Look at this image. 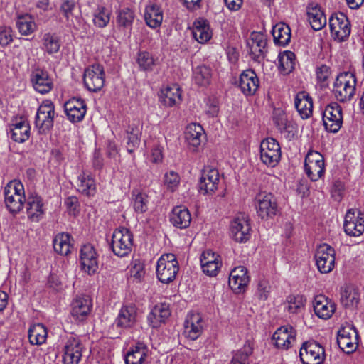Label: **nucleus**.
Here are the masks:
<instances>
[{
  "instance_id": "16",
  "label": "nucleus",
  "mask_w": 364,
  "mask_h": 364,
  "mask_svg": "<svg viewBox=\"0 0 364 364\" xmlns=\"http://www.w3.org/2000/svg\"><path fill=\"white\" fill-rule=\"evenodd\" d=\"M80 261L82 271L89 275L97 272L98 269V255L92 245L87 244L81 247Z\"/></svg>"
},
{
  "instance_id": "48",
  "label": "nucleus",
  "mask_w": 364,
  "mask_h": 364,
  "mask_svg": "<svg viewBox=\"0 0 364 364\" xmlns=\"http://www.w3.org/2000/svg\"><path fill=\"white\" fill-rule=\"evenodd\" d=\"M43 203L41 197L33 196L29 197L27 202L28 216L33 220H38L39 217L43 215Z\"/></svg>"
},
{
  "instance_id": "47",
  "label": "nucleus",
  "mask_w": 364,
  "mask_h": 364,
  "mask_svg": "<svg viewBox=\"0 0 364 364\" xmlns=\"http://www.w3.org/2000/svg\"><path fill=\"white\" fill-rule=\"evenodd\" d=\"M212 77L211 69L205 65H199L193 69V80L198 86H207Z\"/></svg>"
},
{
  "instance_id": "19",
  "label": "nucleus",
  "mask_w": 364,
  "mask_h": 364,
  "mask_svg": "<svg viewBox=\"0 0 364 364\" xmlns=\"http://www.w3.org/2000/svg\"><path fill=\"white\" fill-rule=\"evenodd\" d=\"M204 326V320L200 314L190 313L184 322V335L191 340H196L201 335Z\"/></svg>"
},
{
  "instance_id": "23",
  "label": "nucleus",
  "mask_w": 364,
  "mask_h": 364,
  "mask_svg": "<svg viewBox=\"0 0 364 364\" xmlns=\"http://www.w3.org/2000/svg\"><path fill=\"white\" fill-rule=\"evenodd\" d=\"M219 181L218 171L216 168L205 167L202 171L199 188L205 194L212 193L218 188Z\"/></svg>"
},
{
  "instance_id": "22",
  "label": "nucleus",
  "mask_w": 364,
  "mask_h": 364,
  "mask_svg": "<svg viewBox=\"0 0 364 364\" xmlns=\"http://www.w3.org/2000/svg\"><path fill=\"white\" fill-rule=\"evenodd\" d=\"M238 84L241 92L246 96H250L258 90L259 80L255 72L248 69L240 74Z\"/></svg>"
},
{
  "instance_id": "35",
  "label": "nucleus",
  "mask_w": 364,
  "mask_h": 364,
  "mask_svg": "<svg viewBox=\"0 0 364 364\" xmlns=\"http://www.w3.org/2000/svg\"><path fill=\"white\" fill-rule=\"evenodd\" d=\"M341 302L346 308L356 307L360 301L358 289L353 285L346 284L341 288Z\"/></svg>"
},
{
  "instance_id": "12",
  "label": "nucleus",
  "mask_w": 364,
  "mask_h": 364,
  "mask_svg": "<svg viewBox=\"0 0 364 364\" xmlns=\"http://www.w3.org/2000/svg\"><path fill=\"white\" fill-rule=\"evenodd\" d=\"M331 36L339 42L346 41L350 33V24L343 13L335 14L329 19Z\"/></svg>"
},
{
  "instance_id": "30",
  "label": "nucleus",
  "mask_w": 364,
  "mask_h": 364,
  "mask_svg": "<svg viewBox=\"0 0 364 364\" xmlns=\"http://www.w3.org/2000/svg\"><path fill=\"white\" fill-rule=\"evenodd\" d=\"M148 352L149 349L146 344L136 342L125 354V364H144L148 356Z\"/></svg>"
},
{
  "instance_id": "5",
  "label": "nucleus",
  "mask_w": 364,
  "mask_h": 364,
  "mask_svg": "<svg viewBox=\"0 0 364 364\" xmlns=\"http://www.w3.org/2000/svg\"><path fill=\"white\" fill-rule=\"evenodd\" d=\"M133 236L130 230L126 228L116 229L112 237L111 248L118 257L127 255L132 250Z\"/></svg>"
},
{
  "instance_id": "44",
  "label": "nucleus",
  "mask_w": 364,
  "mask_h": 364,
  "mask_svg": "<svg viewBox=\"0 0 364 364\" xmlns=\"http://www.w3.org/2000/svg\"><path fill=\"white\" fill-rule=\"evenodd\" d=\"M47 329L42 323H36L29 328L28 336L31 344L41 345L47 338Z\"/></svg>"
},
{
  "instance_id": "29",
  "label": "nucleus",
  "mask_w": 364,
  "mask_h": 364,
  "mask_svg": "<svg viewBox=\"0 0 364 364\" xmlns=\"http://www.w3.org/2000/svg\"><path fill=\"white\" fill-rule=\"evenodd\" d=\"M200 264L205 274L209 276H215L221 265L220 256L210 250L203 252L200 257Z\"/></svg>"
},
{
  "instance_id": "59",
  "label": "nucleus",
  "mask_w": 364,
  "mask_h": 364,
  "mask_svg": "<svg viewBox=\"0 0 364 364\" xmlns=\"http://www.w3.org/2000/svg\"><path fill=\"white\" fill-rule=\"evenodd\" d=\"M270 291L271 287L269 282L267 280L262 279L260 280L257 284L255 295L259 301H264L268 299L270 294Z\"/></svg>"
},
{
  "instance_id": "46",
  "label": "nucleus",
  "mask_w": 364,
  "mask_h": 364,
  "mask_svg": "<svg viewBox=\"0 0 364 364\" xmlns=\"http://www.w3.org/2000/svg\"><path fill=\"white\" fill-rule=\"evenodd\" d=\"M295 55L287 50L279 53L278 56V68L283 75L290 73L294 69Z\"/></svg>"
},
{
  "instance_id": "10",
  "label": "nucleus",
  "mask_w": 364,
  "mask_h": 364,
  "mask_svg": "<svg viewBox=\"0 0 364 364\" xmlns=\"http://www.w3.org/2000/svg\"><path fill=\"white\" fill-rule=\"evenodd\" d=\"M318 271L322 274L331 272L335 267V250L329 245H318L314 255Z\"/></svg>"
},
{
  "instance_id": "24",
  "label": "nucleus",
  "mask_w": 364,
  "mask_h": 364,
  "mask_svg": "<svg viewBox=\"0 0 364 364\" xmlns=\"http://www.w3.org/2000/svg\"><path fill=\"white\" fill-rule=\"evenodd\" d=\"M249 282L250 277L245 267L239 266L231 271L229 286L235 293L239 294L244 291Z\"/></svg>"
},
{
  "instance_id": "6",
  "label": "nucleus",
  "mask_w": 364,
  "mask_h": 364,
  "mask_svg": "<svg viewBox=\"0 0 364 364\" xmlns=\"http://www.w3.org/2000/svg\"><path fill=\"white\" fill-rule=\"evenodd\" d=\"M282 151L278 141L274 138L263 139L260 144V159L269 167H275L281 159Z\"/></svg>"
},
{
  "instance_id": "64",
  "label": "nucleus",
  "mask_w": 364,
  "mask_h": 364,
  "mask_svg": "<svg viewBox=\"0 0 364 364\" xmlns=\"http://www.w3.org/2000/svg\"><path fill=\"white\" fill-rule=\"evenodd\" d=\"M279 130L289 140H291V139H293L296 132V128L295 127V124L291 121L287 122L284 126H283Z\"/></svg>"
},
{
  "instance_id": "43",
  "label": "nucleus",
  "mask_w": 364,
  "mask_h": 364,
  "mask_svg": "<svg viewBox=\"0 0 364 364\" xmlns=\"http://www.w3.org/2000/svg\"><path fill=\"white\" fill-rule=\"evenodd\" d=\"M203 134V128L200 124L192 123L186 127L185 137L190 146L197 148L201 143Z\"/></svg>"
},
{
  "instance_id": "13",
  "label": "nucleus",
  "mask_w": 364,
  "mask_h": 364,
  "mask_svg": "<svg viewBox=\"0 0 364 364\" xmlns=\"http://www.w3.org/2000/svg\"><path fill=\"white\" fill-rule=\"evenodd\" d=\"M230 235L237 242H245L250 237L251 227L248 216L245 213L238 214L232 220L230 226Z\"/></svg>"
},
{
  "instance_id": "18",
  "label": "nucleus",
  "mask_w": 364,
  "mask_h": 364,
  "mask_svg": "<svg viewBox=\"0 0 364 364\" xmlns=\"http://www.w3.org/2000/svg\"><path fill=\"white\" fill-rule=\"evenodd\" d=\"M82 344L80 340L70 336L63 348V364H79L82 358Z\"/></svg>"
},
{
  "instance_id": "55",
  "label": "nucleus",
  "mask_w": 364,
  "mask_h": 364,
  "mask_svg": "<svg viewBox=\"0 0 364 364\" xmlns=\"http://www.w3.org/2000/svg\"><path fill=\"white\" fill-rule=\"evenodd\" d=\"M134 13L129 8L120 10L117 15V23L124 28H130L134 19Z\"/></svg>"
},
{
  "instance_id": "25",
  "label": "nucleus",
  "mask_w": 364,
  "mask_h": 364,
  "mask_svg": "<svg viewBox=\"0 0 364 364\" xmlns=\"http://www.w3.org/2000/svg\"><path fill=\"white\" fill-rule=\"evenodd\" d=\"M31 81L35 90L41 94L48 93L53 87V79L43 70H34L31 75Z\"/></svg>"
},
{
  "instance_id": "31",
  "label": "nucleus",
  "mask_w": 364,
  "mask_h": 364,
  "mask_svg": "<svg viewBox=\"0 0 364 364\" xmlns=\"http://www.w3.org/2000/svg\"><path fill=\"white\" fill-rule=\"evenodd\" d=\"M295 107L304 119L309 118L313 113V101L309 93L299 92L294 100Z\"/></svg>"
},
{
  "instance_id": "57",
  "label": "nucleus",
  "mask_w": 364,
  "mask_h": 364,
  "mask_svg": "<svg viewBox=\"0 0 364 364\" xmlns=\"http://www.w3.org/2000/svg\"><path fill=\"white\" fill-rule=\"evenodd\" d=\"M180 176L178 173L170 171L164 174V185L167 190L173 192L178 188L180 183Z\"/></svg>"
},
{
  "instance_id": "1",
  "label": "nucleus",
  "mask_w": 364,
  "mask_h": 364,
  "mask_svg": "<svg viewBox=\"0 0 364 364\" xmlns=\"http://www.w3.org/2000/svg\"><path fill=\"white\" fill-rule=\"evenodd\" d=\"M356 78L353 73L345 72L339 74L333 84V92L336 99L345 102L350 101L355 93Z\"/></svg>"
},
{
  "instance_id": "9",
  "label": "nucleus",
  "mask_w": 364,
  "mask_h": 364,
  "mask_svg": "<svg viewBox=\"0 0 364 364\" xmlns=\"http://www.w3.org/2000/svg\"><path fill=\"white\" fill-rule=\"evenodd\" d=\"M299 356L303 364H322L326 354L321 345L314 341H309L303 343Z\"/></svg>"
},
{
  "instance_id": "34",
  "label": "nucleus",
  "mask_w": 364,
  "mask_h": 364,
  "mask_svg": "<svg viewBox=\"0 0 364 364\" xmlns=\"http://www.w3.org/2000/svg\"><path fill=\"white\" fill-rule=\"evenodd\" d=\"M191 215L189 210L184 206L175 207L170 215V222L178 228L184 229L190 225Z\"/></svg>"
},
{
  "instance_id": "21",
  "label": "nucleus",
  "mask_w": 364,
  "mask_h": 364,
  "mask_svg": "<svg viewBox=\"0 0 364 364\" xmlns=\"http://www.w3.org/2000/svg\"><path fill=\"white\" fill-rule=\"evenodd\" d=\"M64 109L68 119L73 123L81 122L87 112L85 101L76 97H73L67 101L64 105Z\"/></svg>"
},
{
  "instance_id": "61",
  "label": "nucleus",
  "mask_w": 364,
  "mask_h": 364,
  "mask_svg": "<svg viewBox=\"0 0 364 364\" xmlns=\"http://www.w3.org/2000/svg\"><path fill=\"white\" fill-rule=\"evenodd\" d=\"M148 197L146 194L138 193L134 200V208L139 213H145L147 209Z\"/></svg>"
},
{
  "instance_id": "40",
  "label": "nucleus",
  "mask_w": 364,
  "mask_h": 364,
  "mask_svg": "<svg viewBox=\"0 0 364 364\" xmlns=\"http://www.w3.org/2000/svg\"><path fill=\"white\" fill-rule=\"evenodd\" d=\"M181 93L177 85L167 86L161 91L160 99L162 103L167 107H173L181 100Z\"/></svg>"
},
{
  "instance_id": "17",
  "label": "nucleus",
  "mask_w": 364,
  "mask_h": 364,
  "mask_svg": "<svg viewBox=\"0 0 364 364\" xmlns=\"http://www.w3.org/2000/svg\"><path fill=\"white\" fill-rule=\"evenodd\" d=\"M344 230L350 236H360L364 232V215L359 210H349L345 216Z\"/></svg>"
},
{
  "instance_id": "14",
  "label": "nucleus",
  "mask_w": 364,
  "mask_h": 364,
  "mask_svg": "<svg viewBox=\"0 0 364 364\" xmlns=\"http://www.w3.org/2000/svg\"><path fill=\"white\" fill-rule=\"evenodd\" d=\"M85 86L91 92L100 90L105 85V72L100 64H93L87 67L84 72Z\"/></svg>"
},
{
  "instance_id": "2",
  "label": "nucleus",
  "mask_w": 364,
  "mask_h": 364,
  "mask_svg": "<svg viewBox=\"0 0 364 364\" xmlns=\"http://www.w3.org/2000/svg\"><path fill=\"white\" fill-rule=\"evenodd\" d=\"M5 203L9 210L12 213L20 212L26 201L24 187L18 180L8 183L4 188Z\"/></svg>"
},
{
  "instance_id": "45",
  "label": "nucleus",
  "mask_w": 364,
  "mask_h": 364,
  "mask_svg": "<svg viewBox=\"0 0 364 364\" xmlns=\"http://www.w3.org/2000/svg\"><path fill=\"white\" fill-rule=\"evenodd\" d=\"M53 243L54 250L61 255H68L73 248L70 243V235L68 233L58 234L53 239Z\"/></svg>"
},
{
  "instance_id": "3",
  "label": "nucleus",
  "mask_w": 364,
  "mask_h": 364,
  "mask_svg": "<svg viewBox=\"0 0 364 364\" xmlns=\"http://www.w3.org/2000/svg\"><path fill=\"white\" fill-rule=\"evenodd\" d=\"M178 270V262L173 254H164L158 259L156 276L161 282L168 284L173 282L176 279Z\"/></svg>"
},
{
  "instance_id": "8",
  "label": "nucleus",
  "mask_w": 364,
  "mask_h": 364,
  "mask_svg": "<svg viewBox=\"0 0 364 364\" xmlns=\"http://www.w3.org/2000/svg\"><path fill=\"white\" fill-rule=\"evenodd\" d=\"M257 213L262 219L272 218L277 213V203L274 196L265 191L258 193L255 198Z\"/></svg>"
},
{
  "instance_id": "20",
  "label": "nucleus",
  "mask_w": 364,
  "mask_h": 364,
  "mask_svg": "<svg viewBox=\"0 0 364 364\" xmlns=\"http://www.w3.org/2000/svg\"><path fill=\"white\" fill-rule=\"evenodd\" d=\"M247 46L252 59L260 62L264 58L266 53V36L260 32H252L247 40Z\"/></svg>"
},
{
  "instance_id": "36",
  "label": "nucleus",
  "mask_w": 364,
  "mask_h": 364,
  "mask_svg": "<svg viewBox=\"0 0 364 364\" xmlns=\"http://www.w3.org/2000/svg\"><path fill=\"white\" fill-rule=\"evenodd\" d=\"M164 14L161 9L156 4L146 6L144 10V20L146 25L151 28H157L162 23Z\"/></svg>"
},
{
  "instance_id": "51",
  "label": "nucleus",
  "mask_w": 364,
  "mask_h": 364,
  "mask_svg": "<svg viewBox=\"0 0 364 364\" xmlns=\"http://www.w3.org/2000/svg\"><path fill=\"white\" fill-rule=\"evenodd\" d=\"M305 301L301 295H289L287 297L285 308L290 314H297L304 307Z\"/></svg>"
},
{
  "instance_id": "56",
  "label": "nucleus",
  "mask_w": 364,
  "mask_h": 364,
  "mask_svg": "<svg viewBox=\"0 0 364 364\" xmlns=\"http://www.w3.org/2000/svg\"><path fill=\"white\" fill-rule=\"evenodd\" d=\"M145 275L144 263L139 259H134L130 264V276L137 282L141 281Z\"/></svg>"
},
{
  "instance_id": "39",
  "label": "nucleus",
  "mask_w": 364,
  "mask_h": 364,
  "mask_svg": "<svg viewBox=\"0 0 364 364\" xmlns=\"http://www.w3.org/2000/svg\"><path fill=\"white\" fill-rule=\"evenodd\" d=\"M307 16L311 28L315 31H320L326 24V18L317 5L308 6Z\"/></svg>"
},
{
  "instance_id": "49",
  "label": "nucleus",
  "mask_w": 364,
  "mask_h": 364,
  "mask_svg": "<svg viewBox=\"0 0 364 364\" xmlns=\"http://www.w3.org/2000/svg\"><path fill=\"white\" fill-rule=\"evenodd\" d=\"M16 26L19 32L24 36H28L36 29V23L33 17L29 14L18 16Z\"/></svg>"
},
{
  "instance_id": "27",
  "label": "nucleus",
  "mask_w": 364,
  "mask_h": 364,
  "mask_svg": "<svg viewBox=\"0 0 364 364\" xmlns=\"http://www.w3.org/2000/svg\"><path fill=\"white\" fill-rule=\"evenodd\" d=\"M92 300L89 296H78L72 302L71 314L78 321H84L91 311Z\"/></svg>"
},
{
  "instance_id": "37",
  "label": "nucleus",
  "mask_w": 364,
  "mask_h": 364,
  "mask_svg": "<svg viewBox=\"0 0 364 364\" xmlns=\"http://www.w3.org/2000/svg\"><path fill=\"white\" fill-rule=\"evenodd\" d=\"M193 35L198 43H207L212 37L208 21L204 18L197 19L193 23Z\"/></svg>"
},
{
  "instance_id": "53",
  "label": "nucleus",
  "mask_w": 364,
  "mask_h": 364,
  "mask_svg": "<svg viewBox=\"0 0 364 364\" xmlns=\"http://www.w3.org/2000/svg\"><path fill=\"white\" fill-rule=\"evenodd\" d=\"M43 41L44 48L49 54L56 53L60 48V39L54 34L46 33L43 36Z\"/></svg>"
},
{
  "instance_id": "50",
  "label": "nucleus",
  "mask_w": 364,
  "mask_h": 364,
  "mask_svg": "<svg viewBox=\"0 0 364 364\" xmlns=\"http://www.w3.org/2000/svg\"><path fill=\"white\" fill-rule=\"evenodd\" d=\"M127 149L129 153H133L140 143L141 131L137 126L129 125L127 131Z\"/></svg>"
},
{
  "instance_id": "62",
  "label": "nucleus",
  "mask_w": 364,
  "mask_h": 364,
  "mask_svg": "<svg viewBox=\"0 0 364 364\" xmlns=\"http://www.w3.org/2000/svg\"><path fill=\"white\" fill-rule=\"evenodd\" d=\"M317 80L319 82L325 83L329 78L331 71L330 67L326 65L318 66L316 70Z\"/></svg>"
},
{
  "instance_id": "42",
  "label": "nucleus",
  "mask_w": 364,
  "mask_h": 364,
  "mask_svg": "<svg viewBox=\"0 0 364 364\" xmlns=\"http://www.w3.org/2000/svg\"><path fill=\"white\" fill-rule=\"evenodd\" d=\"M30 125L26 121H21L13 124L10 128L11 139L18 143H23L28 139L30 136Z\"/></svg>"
},
{
  "instance_id": "32",
  "label": "nucleus",
  "mask_w": 364,
  "mask_h": 364,
  "mask_svg": "<svg viewBox=\"0 0 364 364\" xmlns=\"http://www.w3.org/2000/svg\"><path fill=\"white\" fill-rule=\"evenodd\" d=\"M171 311L168 304L160 303L154 306L148 316L149 324L153 328H158L170 316Z\"/></svg>"
},
{
  "instance_id": "54",
  "label": "nucleus",
  "mask_w": 364,
  "mask_h": 364,
  "mask_svg": "<svg viewBox=\"0 0 364 364\" xmlns=\"http://www.w3.org/2000/svg\"><path fill=\"white\" fill-rule=\"evenodd\" d=\"M252 353V348L250 345L244 347L233 353L230 364H249V356Z\"/></svg>"
},
{
  "instance_id": "60",
  "label": "nucleus",
  "mask_w": 364,
  "mask_h": 364,
  "mask_svg": "<svg viewBox=\"0 0 364 364\" xmlns=\"http://www.w3.org/2000/svg\"><path fill=\"white\" fill-rule=\"evenodd\" d=\"M137 63L144 70H151L154 65V60L148 52H141L139 53Z\"/></svg>"
},
{
  "instance_id": "33",
  "label": "nucleus",
  "mask_w": 364,
  "mask_h": 364,
  "mask_svg": "<svg viewBox=\"0 0 364 364\" xmlns=\"http://www.w3.org/2000/svg\"><path fill=\"white\" fill-rule=\"evenodd\" d=\"M314 309L319 318L328 319L334 313L336 305L324 296L319 295L314 299Z\"/></svg>"
},
{
  "instance_id": "63",
  "label": "nucleus",
  "mask_w": 364,
  "mask_h": 364,
  "mask_svg": "<svg viewBox=\"0 0 364 364\" xmlns=\"http://www.w3.org/2000/svg\"><path fill=\"white\" fill-rule=\"evenodd\" d=\"M13 41L12 30L9 27H0V46L5 47Z\"/></svg>"
},
{
  "instance_id": "7",
  "label": "nucleus",
  "mask_w": 364,
  "mask_h": 364,
  "mask_svg": "<svg viewBox=\"0 0 364 364\" xmlns=\"http://www.w3.org/2000/svg\"><path fill=\"white\" fill-rule=\"evenodd\" d=\"M304 170L312 181H318L325 173L323 156L316 151H309L305 158Z\"/></svg>"
},
{
  "instance_id": "58",
  "label": "nucleus",
  "mask_w": 364,
  "mask_h": 364,
  "mask_svg": "<svg viewBox=\"0 0 364 364\" xmlns=\"http://www.w3.org/2000/svg\"><path fill=\"white\" fill-rule=\"evenodd\" d=\"M76 9L77 6L75 0H63L60 7V12L68 21L72 20Z\"/></svg>"
},
{
  "instance_id": "15",
  "label": "nucleus",
  "mask_w": 364,
  "mask_h": 364,
  "mask_svg": "<svg viewBox=\"0 0 364 364\" xmlns=\"http://www.w3.org/2000/svg\"><path fill=\"white\" fill-rule=\"evenodd\" d=\"M337 342L340 348L346 353L354 352L358 346V334L351 325L341 327L338 332Z\"/></svg>"
},
{
  "instance_id": "11",
  "label": "nucleus",
  "mask_w": 364,
  "mask_h": 364,
  "mask_svg": "<svg viewBox=\"0 0 364 364\" xmlns=\"http://www.w3.org/2000/svg\"><path fill=\"white\" fill-rule=\"evenodd\" d=\"M323 121L328 132L336 133L343 124L342 108L337 102L328 104L323 112Z\"/></svg>"
},
{
  "instance_id": "26",
  "label": "nucleus",
  "mask_w": 364,
  "mask_h": 364,
  "mask_svg": "<svg viewBox=\"0 0 364 364\" xmlns=\"http://www.w3.org/2000/svg\"><path fill=\"white\" fill-rule=\"evenodd\" d=\"M273 340L277 348L287 350L296 341V331L290 326H281L273 334Z\"/></svg>"
},
{
  "instance_id": "52",
  "label": "nucleus",
  "mask_w": 364,
  "mask_h": 364,
  "mask_svg": "<svg viewBox=\"0 0 364 364\" xmlns=\"http://www.w3.org/2000/svg\"><path fill=\"white\" fill-rule=\"evenodd\" d=\"M111 13L109 9L99 6L94 14V24L99 28H105L109 22Z\"/></svg>"
},
{
  "instance_id": "41",
  "label": "nucleus",
  "mask_w": 364,
  "mask_h": 364,
  "mask_svg": "<svg viewBox=\"0 0 364 364\" xmlns=\"http://www.w3.org/2000/svg\"><path fill=\"white\" fill-rule=\"evenodd\" d=\"M275 44L281 46H287L291 40V29L284 23L276 24L272 31Z\"/></svg>"
},
{
  "instance_id": "28",
  "label": "nucleus",
  "mask_w": 364,
  "mask_h": 364,
  "mask_svg": "<svg viewBox=\"0 0 364 364\" xmlns=\"http://www.w3.org/2000/svg\"><path fill=\"white\" fill-rule=\"evenodd\" d=\"M137 308L135 305L123 306L115 320V323L117 327L124 328H132L137 321Z\"/></svg>"
},
{
  "instance_id": "38",
  "label": "nucleus",
  "mask_w": 364,
  "mask_h": 364,
  "mask_svg": "<svg viewBox=\"0 0 364 364\" xmlns=\"http://www.w3.org/2000/svg\"><path fill=\"white\" fill-rule=\"evenodd\" d=\"M76 186L77 191L85 196H94L96 193L95 179L88 173L82 172L78 176Z\"/></svg>"
},
{
  "instance_id": "4",
  "label": "nucleus",
  "mask_w": 364,
  "mask_h": 364,
  "mask_svg": "<svg viewBox=\"0 0 364 364\" xmlns=\"http://www.w3.org/2000/svg\"><path fill=\"white\" fill-rule=\"evenodd\" d=\"M55 106L50 100H44L39 106L36 117L35 126L40 134H46L53 127Z\"/></svg>"
}]
</instances>
